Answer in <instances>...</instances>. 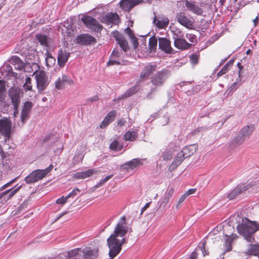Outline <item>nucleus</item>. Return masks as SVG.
Instances as JSON below:
<instances>
[{"label":"nucleus","instance_id":"1","mask_svg":"<svg viewBox=\"0 0 259 259\" xmlns=\"http://www.w3.org/2000/svg\"><path fill=\"white\" fill-rule=\"evenodd\" d=\"M237 230L247 242L253 243L255 241L253 234L259 230V223L245 218L242 220V223L237 226Z\"/></svg>","mask_w":259,"mask_h":259},{"label":"nucleus","instance_id":"2","mask_svg":"<svg viewBox=\"0 0 259 259\" xmlns=\"http://www.w3.org/2000/svg\"><path fill=\"white\" fill-rule=\"evenodd\" d=\"M157 66L155 63H149L142 69L135 85L127 90L122 95V98H126L135 94L138 91V87L141 82L148 79L149 77L157 70Z\"/></svg>","mask_w":259,"mask_h":259},{"label":"nucleus","instance_id":"3","mask_svg":"<svg viewBox=\"0 0 259 259\" xmlns=\"http://www.w3.org/2000/svg\"><path fill=\"white\" fill-rule=\"evenodd\" d=\"M23 94V90L18 88L12 87L9 90L8 95L13 106L14 113L18 112L21 98Z\"/></svg>","mask_w":259,"mask_h":259},{"label":"nucleus","instance_id":"4","mask_svg":"<svg viewBox=\"0 0 259 259\" xmlns=\"http://www.w3.org/2000/svg\"><path fill=\"white\" fill-rule=\"evenodd\" d=\"M132 232V228L126 225V217L124 215L120 218L111 236H114L117 238L118 237H123L128 232Z\"/></svg>","mask_w":259,"mask_h":259},{"label":"nucleus","instance_id":"5","mask_svg":"<svg viewBox=\"0 0 259 259\" xmlns=\"http://www.w3.org/2000/svg\"><path fill=\"white\" fill-rule=\"evenodd\" d=\"M170 74V71L166 69H163L157 71L150 77V82L154 87L162 86Z\"/></svg>","mask_w":259,"mask_h":259},{"label":"nucleus","instance_id":"6","mask_svg":"<svg viewBox=\"0 0 259 259\" xmlns=\"http://www.w3.org/2000/svg\"><path fill=\"white\" fill-rule=\"evenodd\" d=\"M107 243L109 249L108 252L109 257H115L120 253L122 249L121 243L119 244V239L110 235L107 240Z\"/></svg>","mask_w":259,"mask_h":259},{"label":"nucleus","instance_id":"7","mask_svg":"<svg viewBox=\"0 0 259 259\" xmlns=\"http://www.w3.org/2000/svg\"><path fill=\"white\" fill-rule=\"evenodd\" d=\"M81 21L87 28L95 32H100L103 29V27L98 21L91 16L83 15L81 18Z\"/></svg>","mask_w":259,"mask_h":259},{"label":"nucleus","instance_id":"8","mask_svg":"<svg viewBox=\"0 0 259 259\" xmlns=\"http://www.w3.org/2000/svg\"><path fill=\"white\" fill-rule=\"evenodd\" d=\"M11 121L6 118L4 117L0 119V133L5 137V140H9L11 134Z\"/></svg>","mask_w":259,"mask_h":259},{"label":"nucleus","instance_id":"9","mask_svg":"<svg viewBox=\"0 0 259 259\" xmlns=\"http://www.w3.org/2000/svg\"><path fill=\"white\" fill-rule=\"evenodd\" d=\"M252 186V184L251 183L249 184H239L228 193L227 197L229 200H233L234 199L236 198L238 195L246 191Z\"/></svg>","mask_w":259,"mask_h":259},{"label":"nucleus","instance_id":"10","mask_svg":"<svg viewBox=\"0 0 259 259\" xmlns=\"http://www.w3.org/2000/svg\"><path fill=\"white\" fill-rule=\"evenodd\" d=\"M99 20L102 23L107 25L110 24H118L120 22V19L116 13H108L105 15H101Z\"/></svg>","mask_w":259,"mask_h":259},{"label":"nucleus","instance_id":"11","mask_svg":"<svg viewBox=\"0 0 259 259\" xmlns=\"http://www.w3.org/2000/svg\"><path fill=\"white\" fill-rule=\"evenodd\" d=\"M37 88L39 91H43L48 85L49 81L44 71H39L37 72L35 76Z\"/></svg>","mask_w":259,"mask_h":259},{"label":"nucleus","instance_id":"12","mask_svg":"<svg viewBox=\"0 0 259 259\" xmlns=\"http://www.w3.org/2000/svg\"><path fill=\"white\" fill-rule=\"evenodd\" d=\"M46 171L36 169L32 171L25 178L27 184H31L41 180L46 176Z\"/></svg>","mask_w":259,"mask_h":259},{"label":"nucleus","instance_id":"13","mask_svg":"<svg viewBox=\"0 0 259 259\" xmlns=\"http://www.w3.org/2000/svg\"><path fill=\"white\" fill-rule=\"evenodd\" d=\"M113 35L117 44L124 52H126L129 50L130 47L128 42L122 34L116 31L113 32Z\"/></svg>","mask_w":259,"mask_h":259},{"label":"nucleus","instance_id":"14","mask_svg":"<svg viewBox=\"0 0 259 259\" xmlns=\"http://www.w3.org/2000/svg\"><path fill=\"white\" fill-rule=\"evenodd\" d=\"M142 164L143 162L142 159L140 158H134L121 165L120 168L128 171L130 170H133L135 168H138Z\"/></svg>","mask_w":259,"mask_h":259},{"label":"nucleus","instance_id":"15","mask_svg":"<svg viewBox=\"0 0 259 259\" xmlns=\"http://www.w3.org/2000/svg\"><path fill=\"white\" fill-rule=\"evenodd\" d=\"M143 2V0H121L119 5L122 10L128 12L134 7Z\"/></svg>","mask_w":259,"mask_h":259},{"label":"nucleus","instance_id":"16","mask_svg":"<svg viewBox=\"0 0 259 259\" xmlns=\"http://www.w3.org/2000/svg\"><path fill=\"white\" fill-rule=\"evenodd\" d=\"M77 43L83 45H90L97 42L96 38L90 34H82L76 38Z\"/></svg>","mask_w":259,"mask_h":259},{"label":"nucleus","instance_id":"17","mask_svg":"<svg viewBox=\"0 0 259 259\" xmlns=\"http://www.w3.org/2000/svg\"><path fill=\"white\" fill-rule=\"evenodd\" d=\"M176 19L180 24L187 28H191L193 25L192 21L183 12L177 13Z\"/></svg>","mask_w":259,"mask_h":259},{"label":"nucleus","instance_id":"18","mask_svg":"<svg viewBox=\"0 0 259 259\" xmlns=\"http://www.w3.org/2000/svg\"><path fill=\"white\" fill-rule=\"evenodd\" d=\"M69 56L70 53L64 49H60L58 51L57 57L58 65L61 67H63L68 61Z\"/></svg>","mask_w":259,"mask_h":259},{"label":"nucleus","instance_id":"19","mask_svg":"<svg viewBox=\"0 0 259 259\" xmlns=\"http://www.w3.org/2000/svg\"><path fill=\"white\" fill-rule=\"evenodd\" d=\"M159 48L165 53L171 54L172 52V48L171 47L170 41L166 38L160 37L158 39Z\"/></svg>","mask_w":259,"mask_h":259},{"label":"nucleus","instance_id":"20","mask_svg":"<svg viewBox=\"0 0 259 259\" xmlns=\"http://www.w3.org/2000/svg\"><path fill=\"white\" fill-rule=\"evenodd\" d=\"M66 84H73V81L72 79H69L67 75L63 74L61 77H59L55 82V87L59 90L63 89Z\"/></svg>","mask_w":259,"mask_h":259},{"label":"nucleus","instance_id":"21","mask_svg":"<svg viewBox=\"0 0 259 259\" xmlns=\"http://www.w3.org/2000/svg\"><path fill=\"white\" fill-rule=\"evenodd\" d=\"M192 44L188 43L183 37L180 39H176L174 41V46L178 49L181 50H186L191 48Z\"/></svg>","mask_w":259,"mask_h":259},{"label":"nucleus","instance_id":"22","mask_svg":"<svg viewBox=\"0 0 259 259\" xmlns=\"http://www.w3.org/2000/svg\"><path fill=\"white\" fill-rule=\"evenodd\" d=\"M174 192V189L171 188L167 190L164 194L163 197L159 201V208H165L168 203L170 197L172 196Z\"/></svg>","mask_w":259,"mask_h":259},{"label":"nucleus","instance_id":"23","mask_svg":"<svg viewBox=\"0 0 259 259\" xmlns=\"http://www.w3.org/2000/svg\"><path fill=\"white\" fill-rule=\"evenodd\" d=\"M185 6L187 9L197 15H201L203 14L202 9L194 3L186 0Z\"/></svg>","mask_w":259,"mask_h":259},{"label":"nucleus","instance_id":"24","mask_svg":"<svg viewBox=\"0 0 259 259\" xmlns=\"http://www.w3.org/2000/svg\"><path fill=\"white\" fill-rule=\"evenodd\" d=\"M246 255L257 256L259 255V243L256 244L250 243L248 245L247 249L244 252Z\"/></svg>","mask_w":259,"mask_h":259},{"label":"nucleus","instance_id":"25","mask_svg":"<svg viewBox=\"0 0 259 259\" xmlns=\"http://www.w3.org/2000/svg\"><path fill=\"white\" fill-rule=\"evenodd\" d=\"M197 149V148L196 145H190L186 146L180 152L181 153V155H183L186 158L193 155L196 152Z\"/></svg>","mask_w":259,"mask_h":259},{"label":"nucleus","instance_id":"26","mask_svg":"<svg viewBox=\"0 0 259 259\" xmlns=\"http://www.w3.org/2000/svg\"><path fill=\"white\" fill-rule=\"evenodd\" d=\"M245 139H246L238 132L237 135L230 142V146L231 148H237L243 144Z\"/></svg>","mask_w":259,"mask_h":259},{"label":"nucleus","instance_id":"27","mask_svg":"<svg viewBox=\"0 0 259 259\" xmlns=\"http://www.w3.org/2000/svg\"><path fill=\"white\" fill-rule=\"evenodd\" d=\"M22 187V186H16L13 188H10L1 193H0V199H2L4 197H6L7 199L8 200L10 198H11L18 191L20 188Z\"/></svg>","mask_w":259,"mask_h":259},{"label":"nucleus","instance_id":"28","mask_svg":"<svg viewBox=\"0 0 259 259\" xmlns=\"http://www.w3.org/2000/svg\"><path fill=\"white\" fill-rule=\"evenodd\" d=\"M255 130L254 124H250L244 126L239 132L245 139L248 138Z\"/></svg>","mask_w":259,"mask_h":259},{"label":"nucleus","instance_id":"29","mask_svg":"<svg viewBox=\"0 0 259 259\" xmlns=\"http://www.w3.org/2000/svg\"><path fill=\"white\" fill-rule=\"evenodd\" d=\"M19 115V114H13L14 124H16V122H17L19 126H23L26 120L29 118V114H20V116H18Z\"/></svg>","mask_w":259,"mask_h":259},{"label":"nucleus","instance_id":"30","mask_svg":"<svg viewBox=\"0 0 259 259\" xmlns=\"http://www.w3.org/2000/svg\"><path fill=\"white\" fill-rule=\"evenodd\" d=\"M153 22L158 28L162 29L167 26L169 23V20L166 17L159 18L158 19H156L155 17Z\"/></svg>","mask_w":259,"mask_h":259},{"label":"nucleus","instance_id":"31","mask_svg":"<svg viewBox=\"0 0 259 259\" xmlns=\"http://www.w3.org/2000/svg\"><path fill=\"white\" fill-rule=\"evenodd\" d=\"M98 256V249L89 250L83 253V257L84 259H97Z\"/></svg>","mask_w":259,"mask_h":259},{"label":"nucleus","instance_id":"32","mask_svg":"<svg viewBox=\"0 0 259 259\" xmlns=\"http://www.w3.org/2000/svg\"><path fill=\"white\" fill-rule=\"evenodd\" d=\"M46 65L50 67H53L56 63V59L52 56L48 50L46 53Z\"/></svg>","mask_w":259,"mask_h":259},{"label":"nucleus","instance_id":"33","mask_svg":"<svg viewBox=\"0 0 259 259\" xmlns=\"http://www.w3.org/2000/svg\"><path fill=\"white\" fill-rule=\"evenodd\" d=\"M138 134L136 131H128L124 135V139L125 141H134L138 137Z\"/></svg>","mask_w":259,"mask_h":259},{"label":"nucleus","instance_id":"34","mask_svg":"<svg viewBox=\"0 0 259 259\" xmlns=\"http://www.w3.org/2000/svg\"><path fill=\"white\" fill-rule=\"evenodd\" d=\"M233 61L230 60L221 69V70L217 73V76L220 77L222 75L226 74L230 69L231 67L233 65Z\"/></svg>","mask_w":259,"mask_h":259},{"label":"nucleus","instance_id":"35","mask_svg":"<svg viewBox=\"0 0 259 259\" xmlns=\"http://www.w3.org/2000/svg\"><path fill=\"white\" fill-rule=\"evenodd\" d=\"M157 46V40L155 36L149 38L148 47L150 52H155L156 51Z\"/></svg>","mask_w":259,"mask_h":259},{"label":"nucleus","instance_id":"36","mask_svg":"<svg viewBox=\"0 0 259 259\" xmlns=\"http://www.w3.org/2000/svg\"><path fill=\"white\" fill-rule=\"evenodd\" d=\"M37 40L40 45L48 47V37L45 34H39L36 35Z\"/></svg>","mask_w":259,"mask_h":259},{"label":"nucleus","instance_id":"37","mask_svg":"<svg viewBox=\"0 0 259 259\" xmlns=\"http://www.w3.org/2000/svg\"><path fill=\"white\" fill-rule=\"evenodd\" d=\"M185 158H186L183 155H181V153L179 152L173 160L171 165L177 167L182 163Z\"/></svg>","mask_w":259,"mask_h":259},{"label":"nucleus","instance_id":"38","mask_svg":"<svg viewBox=\"0 0 259 259\" xmlns=\"http://www.w3.org/2000/svg\"><path fill=\"white\" fill-rule=\"evenodd\" d=\"M115 114H107L101 122L100 126L101 128L106 127L111 121V118L114 117Z\"/></svg>","mask_w":259,"mask_h":259},{"label":"nucleus","instance_id":"39","mask_svg":"<svg viewBox=\"0 0 259 259\" xmlns=\"http://www.w3.org/2000/svg\"><path fill=\"white\" fill-rule=\"evenodd\" d=\"M32 107V103L30 101L25 102L22 107L21 113H28Z\"/></svg>","mask_w":259,"mask_h":259},{"label":"nucleus","instance_id":"40","mask_svg":"<svg viewBox=\"0 0 259 259\" xmlns=\"http://www.w3.org/2000/svg\"><path fill=\"white\" fill-rule=\"evenodd\" d=\"M31 78L30 77H26L25 83L23 85V89L25 92L32 90Z\"/></svg>","mask_w":259,"mask_h":259},{"label":"nucleus","instance_id":"41","mask_svg":"<svg viewBox=\"0 0 259 259\" xmlns=\"http://www.w3.org/2000/svg\"><path fill=\"white\" fill-rule=\"evenodd\" d=\"M172 38L175 41L176 39H180L183 37H184L183 33L180 31L179 29H176V30H172Z\"/></svg>","mask_w":259,"mask_h":259},{"label":"nucleus","instance_id":"42","mask_svg":"<svg viewBox=\"0 0 259 259\" xmlns=\"http://www.w3.org/2000/svg\"><path fill=\"white\" fill-rule=\"evenodd\" d=\"M186 37L187 39L192 44H196L197 42V38L196 36L192 33H187Z\"/></svg>","mask_w":259,"mask_h":259},{"label":"nucleus","instance_id":"43","mask_svg":"<svg viewBox=\"0 0 259 259\" xmlns=\"http://www.w3.org/2000/svg\"><path fill=\"white\" fill-rule=\"evenodd\" d=\"M95 171V170L93 169H89L85 171H81V176H82V179H85L92 176Z\"/></svg>","mask_w":259,"mask_h":259},{"label":"nucleus","instance_id":"44","mask_svg":"<svg viewBox=\"0 0 259 259\" xmlns=\"http://www.w3.org/2000/svg\"><path fill=\"white\" fill-rule=\"evenodd\" d=\"M200 56L197 54H193L190 56V62L193 64L196 65L198 63Z\"/></svg>","mask_w":259,"mask_h":259},{"label":"nucleus","instance_id":"45","mask_svg":"<svg viewBox=\"0 0 259 259\" xmlns=\"http://www.w3.org/2000/svg\"><path fill=\"white\" fill-rule=\"evenodd\" d=\"M121 54V52L118 50L117 49L115 48L113 49L111 57L112 58H114L117 59L119 58Z\"/></svg>","mask_w":259,"mask_h":259},{"label":"nucleus","instance_id":"46","mask_svg":"<svg viewBox=\"0 0 259 259\" xmlns=\"http://www.w3.org/2000/svg\"><path fill=\"white\" fill-rule=\"evenodd\" d=\"M113 177V175H110L106 176L104 179H102L97 184V187H100L104 185L107 181L111 179Z\"/></svg>","mask_w":259,"mask_h":259},{"label":"nucleus","instance_id":"47","mask_svg":"<svg viewBox=\"0 0 259 259\" xmlns=\"http://www.w3.org/2000/svg\"><path fill=\"white\" fill-rule=\"evenodd\" d=\"M118 147H119V143L116 140H114V141H113L110 145V148L111 150H113L114 151H117L118 150H119V148H118Z\"/></svg>","mask_w":259,"mask_h":259},{"label":"nucleus","instance_id":"48","mask_svg":"<svg viewBox=\"0 0 259 259\" xmlns=\"http://www.w3.org/2000/svg\"><path fill=\"white\" fill-rule=\"evenodd\" d=\"M68 198H69L67 196H66L65 197L63 196L61 198L57 199V200L56 201V202L57 204H64L67 202V200Z\"/></svg>","mask_w":259,"mask_h":259},{"label":"nucleus","instance_id":"49","mask_svg":"<svg viewBox=\"0 0 259 259\" xmlns=\"http://www.w3.org/2000/svg\"><path fill=\"white\" fill-rule=\"evenodd\" d=\"M120 63L117 61L116 59L112 58L110 56V59L108 62L107 63V66H111L114 65H120Z\"/></svg>","mask_w":259,"mask_h":259},{"label":"nucleus","instance_id":"50","mask_svg":"<svg viewBox=\"0 0 259 259\" xmlns=\"http://www.w3.org/2000/svg\"><path fill=\"white\" fill-rule=\"evenodd\" d=\"M134 49H136L139 45V42L137 38L135 35L130 37Z\"/></svg>","mask_w":259,"mask_h":259},{"label":"nucleus","instance_id":"51","mask_svg":"<svg viewBox=\"0 0 259 259\" xmlns=\"http://www.w3.org/2000/svg\"><path fill=\"white\" fill-rule=\"evenodd\" d=\"M172 158L171 154L168 151L164 152L162 154V159L164 160H168Z\"/></svg>","mask_w":259,"mask_h":259},{"label":"nucleus","instance_id":"52","mask_svg":"<svg viewBox=\"0 0 259 259\" xmlns=\"http://www.w3.org/2000/svg\"><path fill=\"white\" fill-rule=\"evenodd\" d=\"M79 192L80 190L78 188H75L73 189L71 192L69 193L67 196L69 198L70 197H74Z\"/></svg>","mask_w":259,"mask_h":259},{"label":"nucleus","instance_id":"53","mask_svg":"<svg viewBox=\"0 0 259 259\" xmlns=\"http://www.w3.org/2000/svg\"><path fill=\"white\" fill-rule=\"evenodd\" d=\"M16 179H14L12 180H11V181H10L9 182L6 183V184H5L4 185H3V186H2L1 188H0V191H3V190L8 188L9 187L11 186V185L12 184V183H13L14 182V181H15Z\"/></svg>","mask_w":259,"mask_h":259},{"label":"nucleus","instance_id":"54","mask_svg":"<svg viewBox=\"0 0 259 259\" xmlns=\"http://www.w3.org/2000/svg\"><path fill=\"white\" fill-rule=\"evenodd\" d=\"M205 242H203L201 246H199V248L201 250L203 256L208 255V253L206 251L205 248Z\"/></svg>","mask_w":259,"mask_h":259},{"label":"nucleus","instance_id":"55","mask_svg":"<svg viewBox=\"0 0 259 259\" xmlns=\"http://www.w3.org/2000/svg\"><path fill=\"white\" fill-rule=\"evenodd\" d=\"M187 195L185 194H184L179 199V203L176 206V208H179L180 207V206H179V205L182 203V202H183L184 201V200H185L186 198L187 197Z\"/></svg>","mask_w":259,"mask_h":259},{"label":"nucleus","instance_id":"56","mask_svg":"<svg viewBox=\"0 0 259 259\" xmlns=\"http://www.w3.org/2000/svg\"><path fill=\"white\" fill-rule=\"evenodd\" d=\"M125 32L130 36V37H131L135 35L133 33L132 29L129 27H127L125 29Z\"/></svg>","mask_w":259,"mask_h":259},{"label":"nucleus","instance_id":"57","mask_svg":"<svg viewBox=\"0 0 259 259\" xmlns=\"http://www.w3.org/2000/svg\"><path fill=\"white\" fill-rule=\"evenodd\" d=\"M82 176H81V172H77L74 174L73 178L75 179H82Z\"/></svg>","mask_w":259,"mask_h":259},{"label":"nucleus","instance_id":"58","mask_svg":"<svg viewBox=\"0 0 259 259\" xmlns=\"http://www.w3.org/2000/svg\"><path fill=\"white\" fill-rule=\"evenodd\" d=\"M99 99V97L97 95H95L91 98H90L88 99V101H90V102H94V101H98Z\"/></svg>","mask_w":259,"mask_h":259},{"label":"nucleus","instance_id":"59","mask_svg":"<svg viewBox=\"0 0 259 259\" xmlns=\"http://www.w3.org/2000/svg\"><path fill=\"white\" fill-rule=\"evenodd\" d=\"M53 166L52 164H50L47 168L44 169H41V170L46 171V176L47 174L53 169Z\"/></svg>","mask_w":259,"mask_h":259},{"label":"nucleus","instance_id":"60","mask_svg":"<svg viewBox=\"0 0 259 259\" xmlns=\"http://www.w3.org/2000/svg\"><path fill=\"white\" fill-rule=\"evenodd\" d=\"M196 190V189H190L185 194L187 195V196H188L189 195L194 193L195 192Z\"/></svg>","mask_w":259,"mask_h":259},{"label":"nucleus","instance_id":"61","mask_svg":"<svg viewBox=\"0 0 259 259\" xmlns=\"http://www.w3.org/2000/svg\"><path fill=\"white\" fill-rule=\"evenodd\" d=\"M4 81L0 80V93L2 94L4 89H5V84Z\"/></svg>","mask_w":259,"mask_h":259},{"label":"nucleus","instance_id":"62","mask_svg":"<svg viewBox=\"0 0 259 259\" xmlns=\"http://www.w3.org/2000/svg\"><path fill=\"white\" fill-rule=\"evenodd\" d=\"M197 256V253L194 251L191 254L189 259H196Z\"/></svg>","mask_w":259,"mask_h":259},{"label":"nucleus","instance_id":"63","mask_svg":"<svg viewBox=\"0 0 259 259\" xmlns=\"http://www.w3.org/2000/svg\"><path fill=\"white\" fill-rule=\"evenodd\" d=\"M203 128L202 127H198L192 132L193 135L197 134L198 133L202 132L203 131Z\"/></svg>","mask_w":259,"mask_h":259},{"label":"nucleus","instance_id":"64","mask_svg":"<svg viewBox=\"0 0 259 259\" xmlns=\"http://www.w3.org/2000/svg\"><path fill=\"white\" fill-rule=\"evenodd\" d=\"M125 121L123 119H120L117 122V125L119 126H122L125 123Z\"/></svg>","mask_w":259,"mask_h":259}]
</instances>
